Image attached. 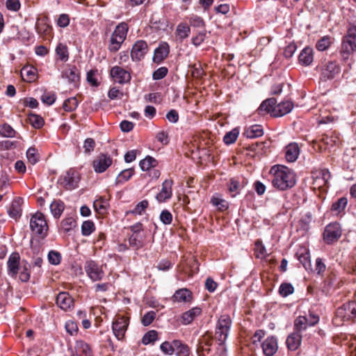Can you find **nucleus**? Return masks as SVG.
Segmentation results:
<instances>
[{"label":"nucleus","mask_w":356,"mask_h":356,"mask_svg":"<svg viewBox=\"0 0 356 356\" xmlns=\"http://www.w3.org/2000/svg\"><path fill=\"white\" fill-rule=\"evenodd\" d=\"M270 172L273 175L272 184L278 190L285 191L291 188L296 184L295 174L284 165H273Z\"/></svg>","instance_id":"f257e3e1"},{"label":"nucleus","mask_w":356,"mask_h":356,"mask_svg":"<svg viewBox=\"0 0 356 356\" xmlns=\"http://www.w3.org/2000/svg\"><path fill=\"white\" fill-rule=\"evenodd\" d=\"M351 52H356V26L351 25L343 38L341 54L343 58H348Z\"/></svg>","instance_id":"f03ea898"},{"label":"nucleus","mask_w":356,"mask_h":356,"mask_svg":"<svg viewBox=\"0 0 356 356\" xmlns=\"http://www.w3.org/2000/svg\"><path fill=\"white\" fill-rule=\"evenodd\" d=\"M30 228L33 234L40 238H44L48 231V225L44 216L40 212L33 214L30 219Z\"/></svg>","instance_id":"7ed1b4c3"},{"label":"nucleus","mask_w":356,"mask_h":356,"mask_svg":"<svg viewBox=\"0 0 356 356\" xmlns=\"http://www.w3.org/2000/svg\"><path fill=\"white\" fill-rule=\"evenodd\" d=\"M128 30V24L125 22H122L115 27L108 47L111 51L115 52L120 48L121 44L126 39Z\"/></svg>","instance_id":"20e7f679"},{"label":"nucleus","mask_w":356,"mask_h":356,"mask_svg":"<svg viewBox=\"0 0 356 356\" xmlns=\"http://www.w3.org/2000/svg\"><path fill=\"white\" fill-rule=\"evenodd\" d=\"M232 326V320L228 315H222L219 318L216 327L215 337L219 345H223L226 341Z\"/></svg>","instance_id":"39448f33"},{"label":"nucleus","mask_w":356,"mask_h":356,"mask_svg":"<svg viewBox=\"0 0 356 356\" xmlns=\"http://www.w3.org/2000/svg\"><path fill=\"white\" fill-rule=\"evenodd\" d=\"M356 317V302H348L339 307L336 312L335 321H350Z\"/></svg>","instance_id":"423d86ee"},{"label":"nucleus","mask_w":356,"mask_h":356,"mask_svg":"<svg viewBox=\"0 0 356 356\" xmlns=\"http://www.w3.org/2000/svg\"><path fill=\"white\" fill-rule=\"evenodd\" d=\"M341 236V228L339 223L332 222L327 225L323 232V238L326 243L332 244L338 241Z\"/></svg>","instance_id":"0eeeda50"},{"label":"nucleus","mask_w":356,"mask_h":356,"mask_svg":"<svg viewBox=\"0 0 356 356\" xmlns=\"http://www.w3.org/2000/svg\"><path fill=\"white\" fill-rule=\"evenodd\" d=\"M79 181L78 172L70 169L59 178L58 183L66 189L72 190L77 187Z\"/></svg>","instance_id":"6e6552de"},{"label":"nucleus","mask_w":356,"mask_h":356,"mask_svg":"<svg viewBox=\"0 0 356 356\" xmlns=\"http://www.w3.org/2000/svg\"><path fill=\"white\" fill-rule=\"evenodd\" d=\"M84 269L87 275L94 282L101 280L104 276L102 267L94 261H87Z\"/></svg>","instance_id":"1a4fd4ad"},{"label":"nucleus","mask_w":356,"mask_h":356,"mask_svg":"<svg viewBox=\"0 0 356 356\" xmlns=\"http://www.w3.org/2000/svg\"><path fill=\"white\" fill-rule=\"evenodd\" d=\"M129 325V319L124 316H118L112 325V330L115 337L118 340L124 339Z\"/></svg>","instance_id":"9d476101"},{"label":"nucleus","mask_w":356,"mask_h":356,"mask_svg":"<svg viewBox=\"0 0 356 356\" xmlns=\"http://www.w3.org/2000/svg\"><path fill=\"white\" fill-rule=\"evenodd\" d=\"M331 177L330 173L327 169L319 170L313 173V185L315 188L321 189L327 186Z\"/></svg>","instance_id":"9b49d317"},{"label":"nucleus","mask_w":356,"mask_h":356,"mask_svg":"<svg viewBox=\"0 0 356 356\" xmlns=\"http://www.w3.org/2000/svg\"><path fill=\"white\" fill-rule=\"evenodd\" d=\"M112 158L110 156L102 154L98 155L93 161L92 166L94 170L97 173H102L111 165Z\"/></svg>","instance_id":"f8f14e48"},{"label":"nucleus","mask_w":356,"mask_h":356,"mask_svg":"<svg viewBox=\"0 0 356 356\" xmlns=\"http://www.w3.org/2000/svg\"><path fill=\"white\" fill-rule=\"evenodd\" d=\"M111 76L115 82L120 84L128 83L131 80L130 73L120 66L111 68Z\"/></svg>","instance_id":"ddd939ff"},{"label":"nucleus","mask_w":356,"mask_h":356,"mask_svg":"<svg viewBox=\"0 0 356 356\" xmlns=\"http://www.w3.org/2000/svg\"><path fill=\"white\" fill-rule=\"evenodd\" d=\"M340 72V67L333 61L327 62L322 68L321 79L324 81L333 79Z\"/></svg>","instance_id":"4468645a"},{"label":"nucleus","mask_w":356,"mask_h":356,"mask_svg":"<svg viewBox=\"0 0 356 356\" xmlns=\"http://www.w3.org/2000/svg\"><path fill=\"white\" fill-rule=\"evenodd\" d=\"M147 44L144 40H138L134 44L131 57L133 60H140L147 52Z\"/></svg>","instance_id":"2eb2a0df"},{"label":"nucleus","mask_w":356,"mask_h":356,"mask_svg":"<svg viewBox=\"0 0 356 356\" xmlns=\"http://www.w3.org/2000/svg\"><path fill=\"white\" fill-rule=\"evenodd\" d=\"M20 257L17 252L12 253L8 259V273L11 277H16L19 273Z\"/></svg>","instance_id":"dca6fc26"},{"label":"nucleus","mask_w":356,"mask_h":356,"mask_svg":"<svg viewBox=\"0 0 356 356\" xmlns=\"http://www.w3.org/2000/svg\"><path fill=\"white\" fill-rule=\"evenodd\" d=\"M277 100L275 98H268L264 100L257 109V112L259 115H264L266 114H270L271 116L274 117V113L275 111V106Z\"/></svg>","instance_id":"f3484780"},{"label":"nucleus","mask_w":356,"mask_h":356,"mask_svg":"<svg viewBox=\"0 0 356 356\" xmlns=\"http://www.w3.org/2000/svg\"><path fill=\"white\" fill-rule=\"evenodd\" d=\"M261 347L266 356H273L278 349L277 339L274 337H267L262 343Z\"/></svg>","instance_id":"a211bd4d"},{"label":"nucleus","mask_w":356,"mask_h":356,"mask_svg":"<svg viewBox=\"0 0 356 356\" xmlns=\"http://www.w3.org/2000/svg\"><path fill=\"white\" fill-rule=\"evenodd\" d=\"M56 305L63 310L67 311L74 307V300L68 293L60 292L56 297Z\"/></svg>","instance_id":"6ab92c4d"},{"label":"nucleus","mask_w":356,"mask_h":356,"mask_svg":"<svg viewBox=\"0 0 356 356\" xmlns=\"http://www.w3.org/2000/svg\"><path fill=\"white\" fill-rule=\"evenodd\" d=\"M170 48L167 42H161L154 50L153 61L157 64L161 63L169 54Z\"/></svg>","instance_id":"aec40b11"},{"label":"nucleus","mask_w":356,"mask_h":356,"mask_svg":"<svg viewBox=\"0 0 356 356\" xmlns=\"http://www.w3.org/2000/svg\"><path fill=\"white\" fill-rule=\"evenodd\" d=\"M22 204H23L22 198H21V197L15 198L13 200V202L8 209V211L9 216L15 220L19 219L22 216Z\"/></svg>","instance_id":"412c9836"},{"label":"nucleus","mask_w":356,"mask_h":356,"mask_svg":"<svg viewBox=\"0 0 356 356\" xmlns=\"http://www.w3.org/2000/svg\"><path fill=\"white\" fill-rule=\"evenodd\" d=\"M62 78L65 79L74 86H76L79 81V72L76 67H67L62 74Z\"/></svg>","instance_id":"4be33fe9"},{"label":"nucleus","mask_w":356,"mask_h":356,"mask_svg":"<svg viewBox=\"0 0 356 356\" xmlns=\"http://www.w3.org/2000/svg\"><path fill=\"white\" fill-rule=\"evenodd\" d=\"M172 180L166 179L163 181L162 188L156 197L159 202H165L171 197L172 194Z\"/></svg>","instance_id":"5701e85b"},{"label":"nucleus","mask_w":356,"mask_h":356,"mask_svg":"<svg viewBox=\"0 0 356 356\" xmlns=\"http://www.w3.org/2000/svg\"><path fill=\"white\" fill-rule=\"evenodd\" d=\"M173 302H190L192 300V293L187 289L177 290L172 297Z\"/></svg>","instance_id":"b1692460"},{"label":"nucleus","mask_w":356,"mask_h":356,"mask_svg":"<svg viewBox=\"0 0 356 356\" xmlns=\"http://www.w3.org/2000/svg\"><path fill=\"white\" fill-rule=\"evenodd\" d=\"M293 108V104L290 101H285L280 102L275 106V111L274 117H281L291 111Z\"/></svg>","instance_id":"393cba45"},{"label":"nucleus","mask_w":356,"mask_h":356,"mask_svg":"<svg viewBox=\"0 0 356 356\" xmlns=\"http://www.w3.org/2000/svg\"><path fill=\"white\" fill-rule=\"evenodd\" d=\"M302 336L298 332H293L286 339V345L289 350H296L301 343Z\"/></svg>","instance_id":"a878e982"},{"label":"nucleus","mask_w":356,"mask_h":356,"mask_svg":"<svg viewBox=\"0 0 356 356\" xmlns=\"http://www.w3.org/2000/svg\"><path fill=\"white\" fill-rule=\"evenodd\" d=\"M300 153L299 147L297 143H290L286 147L285 156L289 162L296 161Z\"/></svg>","instance_id":"bb28decb"},{"label":"nucleus","mask_w":356,"mask_h":356,"mask_svg":"<svg viewBox=\"0 0 356 356\" xmlns=\"http://www.w3.org/2000/svg\"><path fill=\"white\" fill-rule=\"evenodd\" d=\"M264 134V130L261 125L254 124L247 127L243 132V136L248 138H258Z\"/></svg>","instance_id":"cd10ccee"},{"label":"nucleus","mask_w":356,"mask_h":356,"mask_svg":"<svg viewBox=\"0 0 356 356\" xmlns=\"http://www.w3.org/2000/svg\"><path fill=\"white\" fill-rule=\"evenodd\" d=\"M174 353L177 356H188L190 354L189 347L180 340H173Z\"/></svg>","instance_id":"c85d7f7f"},{"label":"nucleus","mask_w":356,"mask_h":356,"mask_svg":"<svg viewBox=\"0 0 356 356\" xmlns=\"http://www.w3.org/2000/svg\"><path fill=\"white\" fill-rule=\"evenodd\" d=\"M201 309L200 307H194L186 312L181 316V322L184 325L190 324L194 318L201 314Z\"/></svg>","instance_id":"c756f323"},{"label":"nucleus","mask_w":356,"mask_h":356,"mask_svg":"<svg viewBox=\"0 0 356 356\" xmlns=\"http://www.w3.org/2000/svg\"><path fill=\"white\" fill-rule=\"evenodd\" d=\"M299 62L304 65H309L313 61V49L305 47L299 55Z\"/></svg>","instance_id":"7c9ffc66"},{"label":"nucleus","mask_w":356,"mask_h":356,"mask_svg":"<svg viewBox=\"0 0 356 356\" xmlns=\"http://www.w3.org/2000/svg\"><path fill=\"white\" fill-rule=\"evenodd\" d=\"M191 33L190 26L186 23H181L177 25L175 34L180 41H183L188 38Z\"/></svg>","instance_id":"2f4dec72"},{"label":"nucleus","mask_w":356,"mask_h":356,"mask_svg":"<svg viewBox=\"0 0 356 356\" xmlns=\"http://www.w3.org/2000/svg\"><path fill=\"white\" fill-rule=\"evenodd\" d=\"M21 75L24 81H33L36 77V70L31 66H24L21 70Z\"/></svg>","instance_id":"473e14b6"},{"label":"nucleus","mask_w":356,"mask_h":356,"mask_svg":"<svg viewBox=\"0 0 356 356\" xmlns=\"http://www.w3.org/2000/svg\"><path fill=\"white\" fill-rule=\"evenodd\" d=\"M30 264L23 261L19 268V280L23 282H28L30 279Z\"/></svg>","instance_id":"72a5a7b5"},{"label":"nucleus","mask_w":356,"mask_h":356,"mask_svg":"<svg viewBox=\"0 0 356 356\" xmlns=\"http://www.w3.org/2000/svg\"><path fill=\"white\" fill-rule=\"evenodd\" d=\"M64 203L60 200H54L50 204V210L55 218H59L64 211Z\"/></svg>","instance_id":"f704fd0d"},{"label":"nucleus","mask_w":356,"mask_h":356,"mask_svg":"<svg viewBox=\"0 0 356 356\" xmlns=\"http://www.w3.org/2000/svg\"><path fill=\"white\" fill-rule=\"evenodd\" d=\"M129 242L131 247L139 249L144 245V236L142 234H132L129 238Z\"/></svg>","instance_id":"c9c22d12"},{"label":"nucleus","mask_w":356,"mask_h":356,"mask_svg":"<svg viewBox=\"0 0 356 356\" xmlns=\"http://www.w3.org/2000/svg\"><path fill=\"white\" fill-rule=\"evenodd\" d=\"M35 29L38 33L43 37L49 35L51 31V27L44 20L38 21Z\"/></svg>","instance_id":"e433bc0d"},{"label":"nucleus","mask_w":356,"mask_h":356,"mask_svg":"<svg viewBox=\"0 0 356 356\" xmlns=\"http://www.w3.org/2000/svg\"><path fill=\"white\" fill-rule=\"evenodd\" d=\"M308 325V318L305 316H298L294 321V331L300 333L301 331L307 329Z\"/></svg>","instance_id":"4c0bfd02"},{"label":"nucleus","mask_w":356,"mask_h":356,"mask_svg":"<svg viewBox=\"0 0 356 356\" xmlns=\"http://www.w3.org/2000/svg\"><path fill=\"white\" fill-rule=\"evenodd\" d=\"M347 198L342 197L332 204L331 210L335 212L337 214H339L344 211L345 208L347 206Z\"/></svg>","instance_id":"58836bf2"},{"label":"nucleus","mask_w":356,"mask_h":356,"mask_svg":"<svg viewBox=\"0 0 356 356\" xmlns=\"http://www.w3.org/2000/svg\"><path fill=\"white\" fill-rule=\"evenodd\" d=\"M156 161L152 156H147L144 159L140 161L139 165L142 170L147 171L151 168L156 165Z\"/></svg>","instance_id":"ea45409f"},{"label":"nucleus","mask_w":356,"mask_h":356,"mask_svg":"<svg viewBox=\"0 0 356 356\" xmlns=\"http://www.w3.org/2000/svg\"><path fill=\"white\" fill-rule=\"evenodd\" d=\"M77 351L79 356H93L89 345L83 341H79L76 343Z\"/></svg>","instance_id":"a19ab883"},{"label":"nucleus","mask_w":356,"mask_h":356,"mask_svg":"<svg viewBox=\"0 0 356 356\" xmlns=\"http://www.w3.org/2000/svg\"><path fill=\"white\" fill-rule=\"evenodd\" d=\"M322 141L328 147L339 145L340 143L339 136L333 133H332L330 135L323 136L322 138Z\"/></svg>","instance_id":"79ce46f5"},{"label":"nucleus","mask_w":356,"mask_h":356,"mask_svg":"<svg viewBox=\"0 0 356 356\" xmlns=\"http://www.w3.org/2000/svg\"><path fill=\"white\" fill-rule=\"evenodd\" d=\"M148 205L149 203L147 200H143L138 202L133 210L127 211L126 213L127 215L129 213H132L134 215H142L147 208Z\"/></svg>","instance_id":"37998d69"},{"label":"nucleus","mask_w":356,"mask_h":356,"mask_svg":"<svg viewBox=\"0 0 356 356\" xmlns=\"http://www.w3.org/2000/svg\"><path fill=\"white\" fill-rule=\"evenodd\" d=\"M28 120L29 123L35 129H40L44 124V120L42 118L36 114L29 115Z\"/></svg>","instance_id":"c03bdc74"},{"label":"nucleus","mask_w":356,"mask_h":356,"mask_svg":"<svg viewBox=\"0 0 356 356\" xmlns=\"http://www.w3.org/2000/svg\"><path fill=\"white\" fill-rule=\"evenodd\" d=\"M158 339V332L156 330H150L144 334L142 339V343L147 345L154 343Z\"/></svg>","instance_id":"a18cd8bd"},{"label":"nucleus","mask_w":356,"mask_h":356,"mask_svg":"<svg viewBox=\"0 0 356 356\" xmlns=\"http://www.w3.org/2000/svg\"><path fill=\"white\" fill-rule=\"evenodd\" d=\"M79 102L76 97L68 98L65 100L63 108L67 112H71L76 108Z\"/></svg>","instance_id":"49530a36"},{"label":"nucleus","mask_w":356,"mask_h":356,"mask_svg":"<svg viewBox=\"0 0 356 356\" xmlns=\"http://www.w3.org/2000/svg\"><path fill=\"white\" fill-rule=\"evenodd\" d=\"M56 51L60 60L66 61L68 59L69 54L66 45L59 43L56 47Z\"/></svg>","instance_id":"de8ad7c7"},{"label":"nucleus","mask_w":356,"mask_h":356,"mask_svg":"<svg viewBox=\"0 0 356 356\" xmlns=\"http://www.w3.org/2000/svg\"><path fill=\"white\" fill-rule=\"evenodd\" d=\"M254 245L255 255L257 258L264 259L268 256L266 249L262 244L261 241H257Z\"/></svg>","instance_id":"09e8293b"},{"label":"nucleus","mask_w":356,"mask_h":356,"mask_svg":"<svg viewBox=\"0 0 356 356\" xmlns=\"http://www.w3.org/2000/svg\"><path fill=\"white\" fill-rule=\"evenodd\" d=\"M239 131L237 129H234L231 131L227 132L223 138V141L227 145L232 144L236 140Z\"/></svg>","instance_id":"8fccbe9b"},{"label":"nucleus","mask_w":356,"mask_h":356,"mask_svg":"<svg viewBox=\"0 0 356 356\" xmlns=\"http://www.w3.org/2000/svg\"><path fill=\"white\" fill-rule=\"evenodd\" d=\"M134 174V170L133 168H129L122 170L117 177L118 183H124L128 181Z\"/></svg>","instance_id":"3c124183"},{"label":"nucleus","mask_w":356,"mask_h":356,"mask_svg":"<svg viewBox=\"0 0 356 356\" xmlns=\"http://www.w3.org/2000/svg\"><path fill=\"white\" fill-rule=\"evenodd\" d=\"M95 230V225L91 220H86L81 225V234L83 236L90 235Z\"/></svg>","instance_id":"603ef678"},{"label":"nucleus","mask_w":356,"mask_h":356,"mask_svg":"<svg viewBox=\"0 0 356 356\" xmlns=\"http://www.w3.org/2000/svg\"><path fill=\"white\" fill-rule=\"evenodd\" d=\"M48 261L52 265H58L61 261V254L56 250H50L47 255Z\"/></svg>","instance_id":"864d4df0"},{"label":"nucleus","mask_w":356,"mask_h":356,"mask_svg":"<svg viewBox=\"0 0 356 356\" xmlns=\"http://www.w3.org/2000/svg\"><path fill=\"white\" fill-rule=\"evenodd\" d=\"M294 292V288L290 283H283L279 288V293L282 297H286Z\"/></svg>","instance_id":"5fc2aeb1"},{"label":"nucleus","mask_w":356,"mask_h":356,"mask_svg":"<svg viewBox=\"0 0 356 356\" xmlns=\"http://www.w3.org/2000/svg\"><path fill=\"white\" fill-rule=\"evenodd\" d=\"M0 135L3 137L13 138L15 135V131L8 124L0 125Z\"/></svg>","instance_id":"6e6d98bb"},{"label":"nucleus","mask_w":356,"mask_h":356,"mask_svg":"<svg viewBox=\"0 0 356 356\" xmlns=\"http://www.w3.org/2000/svg\"><path fill=\"white\" fill-rule=\"evenodd\" d=\"M26 157L29 163L34 165L39 160V154L34 147H30L26 152Z\"/></svg>","instance_id":"4d7b16f0"},{"label":"nucleus","mask_w":356,"mask_h":356,"mask_svg":"<svg viewBox=\"0 0 356 356\" xmlns=\"http://www.w3.org/2000/svg\"><path fill=\"white\" fill-rule=\"evenodd\" d=\"M298 259L299 261L302 264L305 269H307L310 267V257L308 252L305 251V252H298L297 253Z\"/></svg>","instance_id":"13d9d810"},{"label":"nucleus","mask_w":356,"mask_h":356,"mask_svg":"<svg viewBox=\"0 0 356 356\" xmlns=\"http://www.w3.org/2000/svg\"><path fill=\"white\" fill-rule=\"evenodd\" d=\"M76 226V221L72 218H66L61 222V227L65 232H68Z\"/></svg>","instance_id":"bf43d9fd"},{"label":"nucleus","mask_w":356,"mask_h":356,"mask_svg":"<svg viewBox=\"0 0 356 356\" xmlns=\"http://www.w3.org/2000/svg\"><path fill=\"white\" fill-rule=\"evenodd\" d=\"M331 44V39L328 36H325L320 39L316 44V47L318 51H324L327 49Z\"/></svg>","instance_id":"052dcab7"},{"label":"nucleus","mask_w":356,"mask_h":356,"mask_svg":"<svg viewBox=\"0 0 356 356\" xmlns=\"http://www.w3.org/2000/svg\"><path fill=\"white\" fill-rule=\"evenodd\" d=\"M211 202L213 206H216L220 210H226L228 208L227 202L218 197H213L211 200Z\"/></svg>","instance_id":"680f3d73"},{"label":"nucleus","mask_w":356,"mask_h":356,"mask_svg":"<svg viewBox=\"0 0 356 356\" xmlns=\"http://www.w3.org/2000/svg\"><path fill=\"white\" fill-rule=\"evenodd\" d=\"M173 341H164L160 346L161 350L165 355H172L174 353Z\"/></svg>","instance_id":"e2e57ef3"},{"label":"nucleus","mask_w":356,"mask_h":356,"mask_svg":"<svg viewBox=\"0 0 356 356\" xmlns=\"http://www.w3.org/2000/svg\"><path fill=\"white\" fill-rule=\"evenodd\" d=\"M156 316V312L154 311H150L146 313L142 318L141 322L142 324L145 326H147L150 325Z\"/></svg>","instance_id":"0e129e2a"},{"label":"nucleus","mask_w":356,"mask_h":356,"mask_svg":"<svg viewBox=\"0 0 356 356\" xmlns=\"http://www.w3.org/2000/svg\"><path fill=\"white\" fill-rule=\"evenodd\" d=\"M168 68L165 67H161L154 72L152 77L154 80H160L164 78L168 74Z\"/></svg>","instance_id":"69168bd1"},{"label":"nucleus","mask_w":356,"mask_h":356,"mask_svg":"<svg viewBox=\"0 0 356 356\" xmlns=\"http://www.w3.org/2000/svg\"><path fill=\"white\" fill-rule=\"evenodd\" d=\"M160 220L165 225H170L172 221V215L168 210H163L160 214Z\"/></svg>","instance_id":"338daca9"},{"label":"nucleus","mask_w":356,"mask_h":356,"mask_svg":"<svg viewBox=\"0 0 356 356\" xmlns=\"http://www.w3.org/2000/svg\"><path fill=\"white\" fill-rule=\"evenodd\" d=\"M56 98L54 93L44 92L41 97V100L48 105H51L54 103Z\"/></svg>","instance_id":"774afa93"}]
</instances>
